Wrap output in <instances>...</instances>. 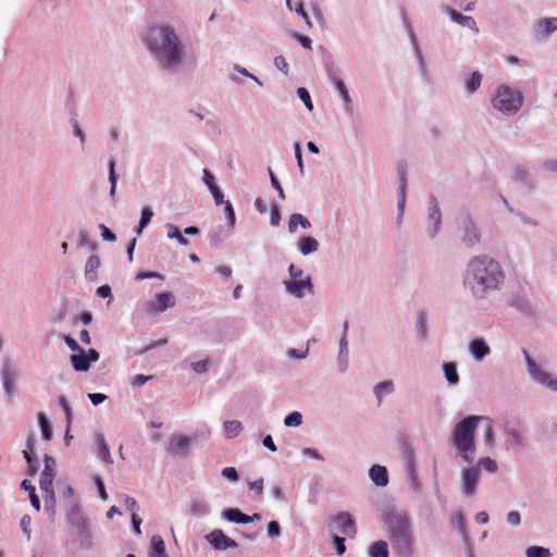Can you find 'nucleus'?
Masks as SVG:
<instances>
[{"label": "nucleus", "instance_id": "obj_2", "mask_svg": "<svg viewBox=\"0 0 557 557\" xmlns=\"http://www.w3.org/2000/svg\"><path fill=\"white\" fill-rule=\"evenodd\" d=\"M506 273L499 261L488 255L471 257L462 272V284L476 301H483L505 284Z\"/></svg>", "mask_w": 557, "mask_h": 557}, {"label": "nucleus", "instance_id": "obj_46", "mask_svg": "<svg viewBox=\"0 0 557 557\" xmlns=\"http://www.w3.org/2000/svg\"><path fill=\"white\" fill-rule=\"evenodd\" d=\"M334 87L336 88V90L338 91V94L341 95V98L343 99L344 103H345V107H346V110H350L351 109V98L349 96V92H348V89L344 83V81L342 82H336V84L334 85Z\"/></svg>", "mask_w": 557, "mask_h": 557}, {"label": "nucleus", "instance_id": "obj_25", "mask_svg": "<svg viewBox=\"0 0 557 557\" xmlns=\"http://www.w3.org/2000/svg\"><path fill=\"white\" fill-rule=\"evenodd\" d=\"M100 267V258L97 255H91L85 264L84 275L88 282L98 280V269Z\"/></svg>", "mask_w": 557, "mask_h": 557}, {"label": "nucleus", "instance_id": "obj_52", "mask_svg": "<svg viewBox=\"0 0 557 557\" xmlns=\"http://www.w3.org/2000/svg\"><path fill=\"white\" fill-rule=\"evenodd\" d=\"M417 336L419 339L424 341L428 336V324L426 320L423 315H420V318L417 321L416 325Z\"/></svg>", "mask_w": 557, "mask_h": 557}, {"label": "nucleus", "instance_id": "obj_22", "mask_svg": "<svg viewBox=\"0 0 557 557\" xmlns=\"http://www.w3.org/2000/svg\"><path fill=\"white\" fill-rule=\"evenodd\" d=\"M369 478L376 486L384 487L388 484V473L384 466L373 465L369 469Z\"/></svg>", "mask_w": 557, "mask_h": 557}, {"label": "nucleus", "instance_id": "obj_49", "mask_svg": "<svg viewBox=\"0 0 557 557\" xmlns=\"http://www.w3.org/2000/svg\"><path fill=\"white\" fill-rule=\"evenodd\" d=\"M527 557H550L548 548L542 546H530L525 550Z\"/></svg>", "mask_w": 557, "mask_h": 557}, {"label": "nucleus", "instance_id": "obj_14", "mask_svg": "<svg viewBox=\"0 0 557 557\" xmlns=\"http://www.w3.org/2000/svg\"><path fill=\"white\" fill-rule=\"evenodd\" d=\"M175 306V298L171 292H162L156 295V300L147 304V311L150 313L164 312Z\"/></svg>", "mask_w": 557, "mask_h": 557}, {"label": "nucleus", "instance_id": "obj_13", "mask_svg": "<svg viewBox=\"0 0 557 557\" xmlns=\"http://www.w3.org/2000/svg\"><path fill=\"white\" fill-rule=\"evenodd\" d=\"M405 28L408 33V37L410 39L416 59L418 61L419 72L422 77H425L429 74L428 64H426V61H425L423 53L420 49V45H419L418 38L414 34L413 27L407 20H405Z\"/></svg>", "mask_w": 557, "mask_h": 557}, {"label": "nucleus", "instance_id": "obj_1", "mask_svg": "<svg viewBox=\"0 0 557 557\" xmlns=\"http://www.w3.org/2000/svg\"><path fill=\"white\" fill-rule=\"evenodd\" d=\"M141 40L156 66L164 74H177L186 64L187 37L182 27L159 22L149 25Z\"/></svg>", "mask_w": 557, "mask_h": 557}, {"label": "nucleus", "instance_id": "obj_8", "mask_svg": "<svg viewBox=\"0 0 557 557\" xmlns=\"http://www.w3.org/2000/svg\"><path fill=\"white\" fill-rule=\"evenodd\" d=\"M442 226V212L434 195L429 197V208L426 216L425 231L428 236L433 239L437 236Z\"/></svg>", "mask_w": 557, "mask_h": 557}, {"label": "nucleus", "instance_id": "obj_9", "mask_svg": "<svg viewBox=\"0 0 557 557\" xmlns=\"http://www.w3.org/2000/svg\"><path fill=\"white\" fill-rule=\"evenodd\" d=\"M481 470L479 467L465 468L460 474V491L466 497H472L476 492Z\"/></svg>", "mask_w": 557, "mask_h": 557}, {"label": "nucleus", "instance_id": "obj_6", "mask_svg": "<svg viewBox=\"0 0 557 557\" xmlns=\"http://www.w3.org/2000/svg\"><path fill=\"white\" fill-rule=\"evenodd\" d=\"M67 523L74 529L75 535L79 543V547L84 549H90L92 547L91 533L89 530V523L85 519L79 510L72 509L66 517Z\"/></svg>", "mask_w": 557, "mask_h": 557}, {"label": "nucleus", "instance_id": "obj_62", "mask_svg": "<svg viewBox=\"0 0 557 557\" xmlns=\"http://www.w3.org/2000/svg\"><path fill=\"white\" fill-rule=\"evenodd\" d=\"M152 216H153V211L151 210V208L145 207L141 209L139 223H141V225H145L147 227L148 224L150 223Z\"/></svg>", "mask_w": 557, "mask_h": 557}, {"label": "nucleus", "instance_id": "obj_21", "mask_svg": "<svg viewBox=\"0 0 557 557\" xmlns=\"http://www.w3.org/2000/svg\"><path fill=\"white\" fill-rule=\"evenodd\" d=\"M557 30V17H544L536 22L535 33L540 38H546Z\"/></svg>", "mask_w": 557, "mask_h": 557}, {"label": "nucleus", "instance_id": "obj_55", "mask_svg": "<svg viewBox=\"0 0 557 557\" xmlns=\"http://www.w3.org/2000/svg\"><path fill=\"white\" fill-rule=\"evenodd\" d=\"M269 175H270L272 187L277 191L278 197L282 200H284L286 198L285 191H284L281 183L278 182L277 177L274 175V173L272 172L271 169H269Z\"/></svg>", "mask_w": 557, "mask_h": 557}, {"label": "nucleus", "instance_id": "obj_18", "mask_svg": "<svg viewBox=\"0 0 557 557\" xmlns=\"http://www.w3.org/2000/svg\"><path fill=\"white\" fill-rule=\"evenodd\" d=\"M445 12L453 22L473 30L474 33H479L478 24L472 16L463 15L455 9L448 7L445 9Z\"/></svg>", "mask_w": 557, "mask_h": 557}, {"label": "nucleus", "instance_id": "obj_56", "mask_svg": "<svg viewBox=\"0 0 557 557\" xmlns=\"http://www.w3.org/2000/svg\"><path fill=\"white\" fill-rule=\"evenodd\" d=\"M233 70H234L235 72H237L238 74H240V75H243V76H245V77H248V78L252 79V81H253L256 84H258L259 86H261V87L263 86L262 82H261V81H260L256 75H253V74L249 73V72L247 71V69L243 67L242 65H239V64H234V65H233Z\"/></svg>", "mask_w": 557, "mask_h": 557}, {"label": "nucleus", "instance_id": "obj_27", "mask_svg": "<svg viewBox=\"0 0 557 557\" xmlns=\"http://www.w3.org/2000/svg\"><path fill=\"white\" fill-rule=\"evenodd\" d=\"M190 513L196 518H203L210 513V506L203 498L195 497L190 502Z\"/></svg>", "mask_w": 557, "mask_h": 557}, {"label": "nucleus", "instance_id": "obj_17", "mask_svg": "<svg viewBox=\"0 0 557 557\" xmlns=\"http://www.w3.org/2000/svg\"><path fill=\"white\" fill-rule=\"evenodd\" d=\"M202 181H203L205 185L208 187V189L210 190L215 205L219 206L220 203L224 202V195L221 191V189L219 188V186L216 185L215 176L211 173L210 170H208V169L202 170Z\"/></svg>", "mask_w": 557, "mask_h": 557}, {"label": "nucleus", "instance_id": "obj_16", "mask_svg": "<svg viewBox=\"0 0 557 557\" xmlns=\"http://www.w3.org/2000/svg\"><path fill=\"white\" fill-rule=\"evenodd\" d=\"M505 433L507 435L506 447L507 449L519 450L525 446V435L520 428H506Z\"/></svg>", "mask_w": 557, "mask_h": 557}, {"label": "nucleus", "instance_id": "obj_47", "mask_svg": "<svg viewBox=\"0 0 557 557\" xmlns=\"http://www.w3.org/2000/svg\"><path fill=\"white\" fill-rule=\"evenodd\" d=\"M45 503V511L53 519L55 515V494H42Z\"/></svg>", "mask_w": 557, "mask_h": 557}, {"label": "nucleus", "instance_id": "obj_33", "mask_svg": "<svg viewBox=\"0 0 557 557\" xmlns=\"http://www.w3.org/2000/svg\"><path fill=\"white\" fill-rule=\"evenodd\" d=\"M70 361L73 369L77 372H87L90 368V362L84 352H76L70 356Z\"/></svg>", "mask_w": 557, "mask_h": 557}, {"label": "nucleus", "instance_id": "obj_48", "mask_svg": "<svg viewBox=\"0 0 557 557\" xmlns=\"http://www.w3.org/2000/svg\"><path fill=\"white\" fill-rule=\"evenodd\" d=\"M221 205L224 206V213H225V218L227 221V226L230 228H233L235 226V222H236V215H235L233 205L228 200H224V202H222Z\"/></svg>", "mask_w": 557, "mask_h": 557}, {"label": "nucleus", "instance_id": "obj_3", "mask_svg": "<svg viewBox=\"0 0 557 557\" xmlns=\"http://www.w3.org/2000/svg\"><path fill=\"white\" fill-rule=\"evenodd\" d=\"M381 519L394 554L398 557H412L417 541L410 515L405 510L387 507L382 511Z\"/></svg>", "mask_w": 557, "mask_h": 557}, {"label": "nucleus", "instance_id": "obj_63", "mask_svg": "<svg viewBox=\"0 0 557 557\" xmlns=\"http://www.w3.org/2000/svg\"><path fill=\"white\" fill-rule=\"evenodd\" d=\"M507 522L512 527H518L521 523V515L517 510H511L506 516Z\"/></svg>", "mask_w": 557, "mask_h": 557}, {"label": "nucleus", "instance_id": "obj_7", "mask_svg": "<svg viewBox=\"0 0 557 557\" xmlns=\"http://www.w3.org/2000/svg\"><path fill=\"white\" fill-rule=\"evenodd\" d=\"M525 361L527 372L535 383L557 392V377H550L529 355L525 349H522Z\"/></svg>", "mask_w": 557, "mask_h": 557}, {"label": "nucleus", "instance_id": "obj_35", "mask_svg": "<svg viewBox=\"0 0 557 557\" xmlns=\"http://www.w3.org/2000/svg\"><path fill=\"white\" fill-rule=\"evenodd\" d=\"M369 557H389L388 544L383 540L372 543L368 550Z\"/></svg>", "mask_w": 557, "mask_h": 557}, {"label": "nucleus", "instance_id": "obj_58", "mask_svg": "<svg viewBox=\"0 0 557 557\" xmlns=\"http://www.w3.org/2000/svg\"><path fill=\"white\" fill-rule=\"evenodd\" d=\"M35 437L34 435H29L26 440V449L23 451L24 458L27 459V457L34 458L35 454Z\"/></svg>", "mask_w": 557, "mask_h": 557}, {"label": "nucleus", "instance_id": "obj_34", "mask_svg": "<svg viewBox=\"0 0 557 557\" xmlns=\"http://www.w3.org/2000/svg\"><path fill=\"white\" fill-rule=\"evenodd\" d=\"M395 389V385L393 383L392 380H386V381H382L380 383H377L375 386H374V395L379 401V404L382 403V399L385 395H389L394 392Z\"/></svg>", "mask_w": 557, "mask_h": 557}, {"label": "nucleus", "instance_id": "obj_40", "mask_svg": "<svg viewBox=\"0 0 557 557\" xmlns=\"http://www.w3.org/2000/svg\"><path fill=\"white\" fill-rule=\"evenodd\" d=\"M38 423L41 430L42 438L45 441H50L52 438V425L46 413L40 412L38 414Z\"/></svg>", "mask_w": 557, "mask_h": 557}, {"label": "nucleus", "instance_id": "obj_60", "mask_svg": "<svg viewBox=\"0 0 557 557\" xmlns=\"http://www.w3.org/2000/svg\"><path fill=\"white\" fill-rule=\"evenodd\" d=\"M281 525L277 521H270L268 523V535L271 537V539H276L281 535Z\"/></svg>", "mask_w": 557, "mask_h": 557}, {"label": "nucleus", "instance_id": "obj_29", "mask_svg": "<svg viewBox=\"0 0 557 557\" xmlns=\"http://www.w3.org/2000/svg\"><path fill=\"white\" fill-rule=\"evenodd\" d=\"M483 75L479 71H473L465 82V90L468 96L474 95L481 87Z\"/></svg>", "mask_w": 557, "mask_h": 557}, {"label": "nucleus", "instance_id": "obj_41", "mask_svg": "<svg viewBox=\"0 0 557 557\" xmlns=\"http://www.w3.org/2000/svg\"><path fill=\"white\" fill-rule=\"evenodd\" d=\"M243 430V424L238 420H231L224 422V434L227 438H234L239 435Z\"/></svg>", "mask_w": 557, "mask_h": 557}, {"label": "nucleus", "instance_id": "obj_51", "mask_svg": "<svg viewBox=\"0 0 557 557\" xmlns=\"http://www.w3.org/2000/svg\"><path fill=\"white\" fill-rule=\"evenodd\" d=\"M297 95H298L299 99L304 102L305 107L309 111H312L313 110V103H312L311 96H310L308 89L305 88V87H299L297 89Z\"/></svg>", "mask_w": 557, "mask_h": 557}, {"label": "nucleus", "instance_id": "obj_26", "mask_svg": "<svg viewBox=\"0 0 557 557\" xmlns=\"http://www.w3.org/2000/svg\"><path fill=\"white\" fill-rule=\"evenodd\" d=\"M450 525L453 529L458 530L461 537L467 542L469 541L466 516L461 511H456L450 517Z\"/></svg>", "mask_w": 557, "mask_h": 557}, {"label": "nucleus", "instance_id": "obj_23", "mask_svg": "<svg viewBox=\"0 0 557 557\" xmlns=\"http://www.w3.org/2000/svg\"><path fill=\"white\" fill-rule=\"evenodd\" d=\"M297 249L302 256H309L318 251L319 242L312 236H302L297 242Z\"/></svg>", "mask_w": 557, "mask_h": 557}, {"label": "nucleus", "instance_id": "obj_44", "mask_svg": "<svg viewBox=\"0 0 557 557\" xmlns=\"http://www.w3.org/2000/svg\"><path fill=\"white\" fill-rule=\"evenodd\" d=\"M483 420L487 421V423L485 425V429H484V434H483L484 444L486 446H493L495 444V429H494V425H493L491 419L484 417Z\"/></svg>", "mask_w": 557, "mask_h": 557}, {"label": "nucleus", "instance_id": "obj_10", "mask_svg": "<svg viewBox=\"0 0 557 557\" xmlns=\"http://www.w3.org/2000/svg\"><path fill=\"white\" fill-rule=\"evenodd\" d=\"M283 285L287 294L298 299L304 298L306 293L311 295L314 293V285L310 276L302 280H285Z\"/></svg>", "mask_w": 557, "mask_h": 557}, {"label": "nucleus", "instance_id": "obj_42", "mask_svg": "<svg viewBox=\"0 0 557 557\" xmlns=\"http://www.w3.org/2000/svg\"><path fill=\"white\" fill-rule=\"evenodd\" d=\"M168 555L165 550V543L160 535H153L151 537V552L149 556H164Z\"/></svg>", "mask_w": 557, "mask_h": 557}, {"label": "nucleus", "instance_id": "obj_19", "mask_svg": "<svg viewBox=\"0 0 557 557\" xmlns=\"http://www.w3.org/2000/svg\"><path fill=\"white\" fill-rule=\"evenodd\" d=\"M512 180L524 188L532 189L535 187L536 182L531 172L523 165H518L512 174Z\"/></svg>", "mask_w": 557, "mask_h": 557}, {"label": "nucleus", "instance_id": "obj_24", "mask_svg": "<svg viewBox=\"0 0 557 557\" xmlns=\"http://www.w3.org/2000/svg\"><path fill=\"white\" fill-rule=\"evenodd\" d=\"M334 521L337 523V528L345 534L356 533L355 521L348 512H339Z\"/></svg>", "mask_w": 557, "mask_h": 557}, {"label": "nucleus", "instance_id": "obj_15", "mask_svg": "<svg viewBox=\"0 0 557 557\" xmlns=\"http://www.w3.org/2000/svg\"><path fill=\"white\" fill-rule=\"evenodd\" d=\"M468 350L476 362L483 361L491 355V347L483 337L473 338L468 345Z\"/></svg>", "mask_w": 557, "mask_h": 557}, {"label": "nucleus", "instance_id": "obj_20", "mask_svg": "<svg viewBox=\"0 0 557 557\" xmlns=\"http://www.w3.org/2000/svg\"><path fill=\"white\" fill-rule=\"evenodd\" d=\"M191 440L186 435H173L170 440V451L180 455L186 456L189 450Z\"/></svg>", "mask_w": 557, "mask_h": 557}, {"label": "nucleus", "instance_id": "obj_38", "mask_svg": "<svg viewBox=\"0 0 557 557\" xmlns=\"http://www.w3.org/2000/svg\"><path fill=\"white\" fill-rule=\"evenodd\" d=\"M166 227V237L169 239H176L181 246H188L189 240L184 236V234L178 230V227L174 224L168 223Z\"/></svg>", "mask_w": 557, "mask_h": 557}, {"label": "nucleus", "instance_id": "obj_32", "mask_svg": "<svg viewBox=\"0 0 557 557\" xmlns=\"http://www.w3.org/2000/svg\"><path fill=\"white\" fill-rule=\"evenodd\" d=\"M298 226H301L305 230L311 227V222L301 213H293L288 220V232L294 234L297 232Z\"/></svg>", "mask_w": 557, "mask_h": 557}, {"label": "nucleus", "instance_id": "obj_61", "mask_svg": "<svg viewBox=\"0 0 557 557\" xmlns=\"http://www.w3.org/2000/svg\"><path fill=\"white\" fill-rule=\"evenodd\" d=\"M222 476L230 482H236L238 480L237 470L234 467H226L221 472Z\"/></svg>", "mask_w": 557, "mask_h": 557}, {"label": "nucleus", "instance_id": "obj_54", "mask_svg": "<svg viewBox=\"0 0 557 557\" xmlns=\"http://www.w3.org/2000/svg\"><path fill=\"white\" fill-rule=\"evenodd\" d=\"M326 75L329 79L335 85L336 82H342L341 73L337 67H335L333 64H326L325 66Z\"/></svg>", "mask_w": 557, "mask_h": 557}, {"label": "nucleus", "instance_id": "obj_36", "mask_svg": "<svg viewBox=\"0 0 557 557\" xmlns=\"http://www.w3.org/2000/svg\"><path fill=\"white\" fill-rule=\"evenodd\" d=\"M97 445H98V455L99 457L108 465L113 462V459L110 454L109 446L101 433L96 436Z\"/></svg>", "mask_w": 557, "mask_h": 557}, {"label": "nucleus", "instance_id": "obj_12", "mask_svg": "<svg viewBox=\"0 0 557 557\" xmlns=\"http://www.w3.org/2000/svg\"><path fill=\"white\" fill-rule=\"evenodd\" d=\"M206 540L216 550H226L228 548H236L238 546L235 540L226 536L225 533L220 529L208 533L206 535Z\"/></svg>", "mask_w": 557, "mask_h": 557}, {"label": "nucleus", "instance_id": "obj_45", "mask_svg": "<svg viewBox=\"0 0 557 557\" xmlns=\"http://www.w3.org/2000/svg\"><path fill=\"white\" fill-rule=\"evenodd\" d=\"M117 180H119V176H117V174L115 172V160L114 159H110L109 160V182H110V185H111V188H110V196L111 197H113L115 195Z\"/></svg>", "mask_w": 557, "mask_h": 557}, {"label": "nucleus", "instance_id": "obj_31", "mask_svg": "<svg viewBox=\"0 0 557 557\" xmlns=\"http://www.w3.org/2000/svg\"><path fill=\"white\" fill-rule=\"evenodd\" d=\"M442 369L449 386H456L459 384L460 377L457 371V364L455 362H444L442 364Z\"/></svg>", "mask_w": 557, "mask_h": 557}, {"label": "nucleus", "instance_id": "obj_53", "mask_svg": "<svg viewBox=\"0 0 557 557\" xmlns=\"http://www.w3.org/2000/svg\"><path fill=\"white\" fill-rule=\"evenodd\" d=\"M478 467L479 468L482 467L483 469H485L490 473H494L498 469L496 461L494 459H492L491 457L481 458L479 460V466Z\"/></svg>", "mask_w": 557, "mask_h": 557}, {"label": "nucleus", "instance_id": "obj_64", "mask_svg": "<svg viewBox=\"0 0 557 557\" xmlns=\"http://www.w3.org/2000/svg\"><path fill=\"white\" fill-rule=\"evenodd\" d=\"M274 65L277 70L283 72L285 75L288 74V63L283 55H277L274 58Z\"/></svg>", "mask_w": 557, "mask_h": 557}, {"label": "nucleus", "instance_id": "obj_30", "mask_svg": "<svg viewBox=\"0 0 557 557\" xmlns=\"http://www.w3.org/2000/svg\"><path fill=\"white\" fill-rule=\"evenodd\" d=\"M55 476L54 470H42L39 479V487L42 494L54 493L53 481Z\"/></svg>", "mask_w": 557, "mask_h": 557}, {"label": "nucleus", "instance_id": "obj_5", "mask_svg": "<svg viewBox=\"0 0 557 557\" xmlns=\"http://www.w3.org/2000/svg\"><path fill=\"white\" fill-rule=\"evenodd\" d=\"M523 101L522 91L507 84L496 86L491 96L492 108L505 116L516 115L521 110Z\"/></svg>", "mask_w": 557, "mask_h": 557}, {"label": "nucleus", "instance_id": "obj_57", "mask_svg": "<svg viewBox=\"0 0 557 557\" xmlns=\"http://www.w3.org/2000/svg\"><path fill=\"white\" fill-rule=\"evenodd\" d=\"M332 542L334 549L338 555H343L346 552L345 537L333 535Z\"/></svg>", "mask_w": 557, "mask_h": 557}, {"label": "nucleus", "instance_id": "obj_59", "mask_svg": "<svg viewBox=\"0 0 557 557\" xmlns=\"http://www.w3.org/2000/svg\"><path fill=\"white\" fill-rule=\"evenodd\" d=\"M63 341L66 346L74 352H84V349L77 344V342L70 335H63Z\"/></svg>", "mask_w": 557, "mask_h": 557}, {"label": "nucleus", "instance_id": "obj_50", "mask_svg": "<svg viewBox=\"0 0 557 557\" xmlns=\"http://www.w3.org/2000/svg\"><path fill=\"white\" fill-rule=\"evenodd\" d=\"M302 423V414L299 411L288 413L284 419V424L288 428L299 426Z\"/></svg>", "mask_w": 557, "mask_h": 557}, {"label": "nucleus", "instance_id": "obj_11", "mask_svg": "<svg viewBox=\"0 0 557 557\" xmlns=\"http://www.w3.org/2000/svg\"><path fill=\"white\" fill-rule=\"evenodd\" d=\"M462 243L472 248L481 242V231L470 215L461 218Z\"/></svg>", "mask_w": 557, "mask_h": 557}, {"label": "nucleus", "instance_id": "obj_4", "mask_svg": "<svg viewBox=\"0 0 557 557\" xmlns=\"http://www.w3.org/2000/svg\"><path fill=\"white\" fill-rule=\"evenodd\" d=\"M483 419L484 417L481 416H468L455 425L450 434V444L456 448L458 455L468 465H472L474 461V434L479 421Z\"/></svg>", "mask_w": 557, "mask_h": 557}, {"label": "nucleus", "instance_id": "obj_28", "mask_svg": "<svg viewBox=\"0 0 557 557\" xmlns=\"http://www.w3.org/2000/svg\"><path fill=\"white\" fill-rule=\"evenodd\" d=\"M222 517L232 523H249L251 522V519L248 515L242 512L237 508H226L222 510Z\"/></svg>", "mask_w": 557, "mask_h": 557}, {"label": "nucleus", "instance_id": "obj_39", "mask_svg": "<svg viewBox=\"0 0 557 557\" xmlns=\"http://www.w3.org/2000/svg\"><path fill=\"white\" fill-rule=\"evenodd\" d=\"M407 472H408V479H409L410 487L413 491L419 492L421 490V483H420V480H419V476H418V472L416 470L414 461H413V459L411 457L408 460Z\"/></svg>", "mask_w": 557, "mask_h": 557}, {"label": "nucleus", "instance_id": "obj_37", "mask_svg": "<svg viewBox=\"0 0 557 557\" xmlns=\"http://www.w3.org/2000/svg\"><path fill=\"white\" fill-rule=\"evenodd\" d=\"M0 374L2 382L15 381L16 372L10 358L7 357L3 359Z\"/></svg>", "mask_w": 557, "mask_h": 557}, {"label": "nucleus", "instance_id": "obj_43", "mask_svg": "<svg viewBox=\"0 0 557 557\" xmlns=\"http://www.w3.org/2000/svg\"><path fill=\"white\" fill-rule=\"evenodd\" d=\"M58 401H59L60 407L64 411L65 421H66V425H67V432H70L72 423H73V418H74L72 408L64 395H60L58 398Z\"/></svg>", "mask_w": 557, "mask_h": 557}]
</instances>
